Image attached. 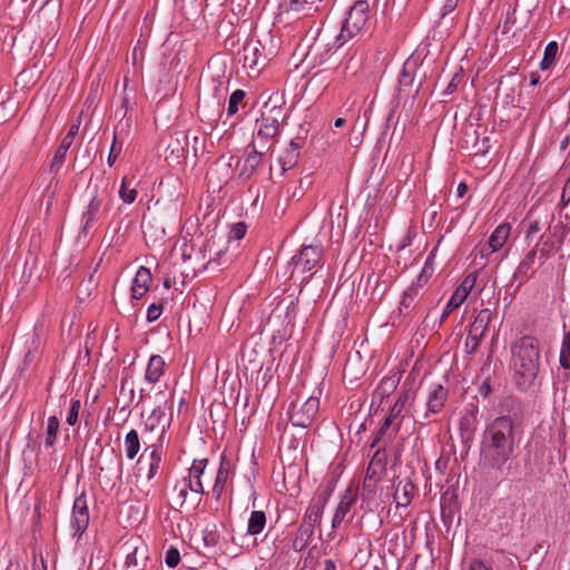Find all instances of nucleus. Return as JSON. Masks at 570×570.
<instances>
[{
  "instance_id": "obj_27",
  "label": "nucleus",
  "mask_w": 570,
  "mask_h": 570,
  "mask_svg": "<svg viewBox=\"0 0 570 570\" xmlns=\"http://www.w3.org/2000/svg\"><path fill=\"white\" fill-rule=\"evenodd\" d=\"M266 525V514L264 511H253L248 519L247 534L257 535Z\"/></svg>"
},
{
  "instance_id": "obj_1",
  "label": "nucleus",
  "mask_w": 570,
  "mask_h": 570,
  "mask_svg": "<svg viewBox=\"0 0 570 570\" xmlns=\"http://www.w3.org/2000/svg\"><path fill=\"white\" fill-rule=\"evenodd\" d=\"M515 424L510 415H501L489 423L481 441V458L487 466L501 470L515 450Z\"/></svg>"
},
{
  "instance_id": "obj_53",
  "label": "nucleus",
  "mask_w": 570,
  "mask_h": 570,
  "mask_svg": "<svg viewBox=\"0 0 570 570\" xmlns=\"http://www.w3.org/2000/svg\"><path fill=\"white\" fill-rule=\"evenodd\" d=\"M494 390V386L492 384V381L490 377H487L483 383L481 384L480 389H479V393L483 396V397H488Z\"/></svg>"
},
{
  "instance_id": "obj_40",
  "label": "nucleus",
  "mask_w": 570,
  "mask_h": 570,
  "mask_svg": "<svg viewBox=\"0 0 570 570\" xmlns=\"http://www.w3.org/2000/svg\"><path fill=\"white\" fill-rule=\"evenodd\" d=\"M119 197L126 204H132L137 198V190L127 187V178L124 177L119 189Z\"/></svg>"
},
{
  "instance_id": "obj_32",
  "label": "nucleus",
  "mask_w": 570,
  "mask_h": 570,
  "mask_svg": "<svg viewBox=\"0 0 570 570\" xmlns=\"http://www.w3.org/2000/svg\"><path fill=\"white\" fill-rule=\"evenodd\" d=\"M161 448L151 445V452H150V462H149V469L147 473V479L151 480L156 476V474L159 471L160 463H161Z\"/></svg>"
},
{
  "instance_id": "obj_2",
  "label": "nucleus",
  "mask_w": 570,
  "mask_h": 570,
  "mask_svg": "<svg viewBox=\"0 0 570 570\" xmlns=\"http://www.w3.org/2000/svg\"><path fill=\"white\" fill-rule=\"evenodd\" d=\"M513 380L521 391L529 390L540 371V343L531 335L522 336L511 346Z\"/></svg>"
},
{
  "instance_id": "obj_46",
  "label": "nucleus",
  "mask_w": 570,
  "mask_h": 570,
  "mask_svg": "<svg viewBox=\"0 0 570 570\" xmlns=\"http://www.w3.org/2000/svg\"><path fill=\"white\" fill-rule=\"evenodd\" d=\"M554 246H557V244L550 238L542 242L541 247H538L539 258L541 261H546L547 258H549Z\"/></svg>"
},
{
  "instance_id": "obj_22",
  "label": "nucleus",
  "mask_w": 570,
  "mask_h": 570,
  "mask_svg": "<svg viewBox=\"0 0 570 570\" xmlns=\"http://www.w3.org/2000/svg\"><path fill=\"white\" fill-rule=\"evenodd\" d=\"M165 366L166 363L160 355H151L145 372V380L150 384L159 382L165 372Z\"/></svg>"
},
{
  "instance_id": "obj_25",
  "label": "nucleus",
  "mask_w": 570,
  "mask_h": 570,
  "mask_svg": "<svg viewBox=\"0 0 570 570\" xmlns=\"http://www.w3.org/2000/svg\"><path fill=\"white\" fill-rule=\"evenodd\" d=\"M492 320V312L489 308L481 309L470 325L471 333L481 334L484 336L488 326Z\"/></svg>"
},
{
  "instance_id": "obj_44",
  "label": "nucleus",
  "mask_w": 570,
  "mask_h": 570,
  "mask_svg": "<svg viewBox=\"0 0 570 570\" xmlns=\"http://www.w3.org/2000/svg\"><path fill=\"white\" fill-rule=\"evenodd\" d=\"M121 141H118L117 131L114 135V140L110 147V151L107 158V163L109 166H112L116 161L117 157L120 155L121 151Z\"/></svg>"
},
{
  "instance_id": "obj_36",
  "label": "nucleus",
  "mask_w": 570,
  "mask_h": 570,
  "mask_svg": "<svg viewBox=\"0 0 570 570\" xmlns=\"http://www.w3.org/2000/svg\"><path fill=\"white\" fill-rule=\"evenodd\" d=\"M417 294H419V289H417V286H415V285H410L403 292V295H402V298L400 302V307H399L400 314H402L404 311L409 309L412 306Z\"/></svg>"
},
{
  "instance_id": "obj_20",
  "label": "nucleus",
  "mask_w": 570,
  "mask_h": 570,
  "mask_svg": "<svg viewBox=\"0 0 570 570\" xmlns=\"http://www.w3.org/2000/svg\"><path fill=\"white\" fill-rule=\"evenodd\" d=\"M262 156L263 151L257 150L253 144V150L249 151L245 157L238 177L243 180H248L250 177H253L262 164Z\"/></svg>"
},
{
  "instance_id": "obj_57",
  "label": "nucleus",
  "mask_w": 570,
  "mask_h": 570,
  "mask_svg": "<svg viewBox=\"0 0 570 570\" xmlns=\"http://www.w3.org/2000/svg\"><path fill=\"white\" fill-rule=\"evenodd\" d=\"M541 230V225H540V222L539 220H532L530 222V225H529V228H528V234H527V237H530L532 234H535Z\"/></svg>"
},
{
  "instance_id": "obj_6",
  "label": "nucleus",
  "mask_w": 570,
  "mask_h": 570,
  "mask_svg": "<svg viewBox=\"0 0 570 570\" xmlns=\"http://www.w3.org/2000/svg\"><path fill=\"white\" fill-rule=\"evenodd\" d=\"M322 254L323 252L320 246H303L299 253L292 258V277L298 274L303 276V282H308L313 276V268L316 267L322 259Z\"/></svg>"
},
{
  "instance_id": "obj_34",
  "label": "nucleus",
  "mask_w": 570,
  "mask_h": 570,
  "mask_svg": "<svg viewBox=\"0 0 570 570\" xmlns=\"http://www.w3.org/2000/svg\"><path fill=\"white\" fill-rule=\"evenodd\" d=\"M540 243H537V245L524 256V258L520 262L517 274L527 277L528 272L532 268L537 254H538V247Z\"/></svg>"
},
{
  "instance_id": "obj_18",
  "label": "nucleus",
  "mask_w": 570,
  "mask_h": 570,
  "mask_svg": "<svg viewBox=\"0 0 570 570\" xmlns=\"http://www.w3.org/2000/svg\"><path fill=\"white\" fill-rule=\"evenodd\" d=\"M448 395H449V392L443 385H441V384L435 385L429 394L428 403H426L428 410L424 414V417L428 419L430 416V414H436V413L441 412L445 405Z\"/></svg>"
},
{
  "instance_id": "obj_51",
  "label": "nucleus",
  "mask_w": 570,
  "mask_h": 570,
  "mask_svg": "<svg viewBox=\"0 0 570 570\" xmlns=\"http://www.w3.org/2000/svg\"><path fill=\"white\" fill-rule=\"evenodd\" d=\"M475 254L476 255H480L481 258H489L490 255H492L494 252H497L495 249L492 248V246H490V244L487 242V243H483V244H479L475 248Z\"/></svg>"
},
{
  "instance_id": "obj_21",
  "label": "nucleus",
  "mask_w": 570,
  "mask_h": 570,
  "mask_svg": "<svg viewBox=\"0 0 570 570\" xmlns=\"http://www.w3.org/2000/svg\"><path fill=\"white\" fill-rule=\"evenodd\" d=\"M150 282H151L150 271L145 266L139 267V269L137 271V273L135 275L134 282H132L131 297L134 299L142 298L149 288Z\"/></svg>"
},
{
  "instance_id": "obj_64",
  "label": "nucleus",
  "mask_w": 570,
  "mask_h": 570,
  "mask_svg": "<svg viewBox=\"0 0 570 570\" xmlns=\"http://www.w3.org/2000/svg\"><path fill=\"white\" fill-rule=\"evenodd\" d=\"M32 570H47V566L45 563V560L41 558L40 562H33V569Z\"/></svg>"
},
{
  "instance_id": "obj_5",
  "label": "nucleus",
  "mask_w": 570,
  "mask_h": 570,
  "mask_svg": "<svg viewBox=\"0 0 570 570\" xmlns=\"http://www.w3.org/2000/svg\"><path fill=\"white\" fill-rule=\"evenodd\" d=\"M409 401V393L406 391L402 392L394 405L391 407L389 415L384 420L382 426L379 429L371 446L374 448L380 441L384 440V444L392 441L393 438L399 432L403 417L401 416L402 411L404 410L406 403Z\"/></svg>"
},
{
  "instance_id": "obj_28",
  "label": "nucleus",
  "mask_w": 570,
  "mask_h": 570,
  "mask_svg": "<svg viewBox=\"0 0 570 570\" xmlns=\"http://www.w3.org/2000/svg\"><path fill=\"white\" fill-rule=\"evenodd\" d=\"M314 534V530L306 524L301 523L296 537L292 542L294 551H302L307 546L308 541Z\"/></svg>"
},
{
  "instance_id": "obj_63",
  "label": "nucleus",
  "mask_w": 570,
  "mask_h": 570,
  "mask_svg": "<svg viewBox=\"0 0 570 570\" xmlns=\"http://www.w3.org/2000/svg\"><path fill=\"white\" fill-rule=\"evenodd\" d=\"M324 570H336V564L333 560L326 559L324 561Z\"/></svg>"
},
{
  "instance_id": "obj_8",
  "label": "nucleus",
  "mask_w": 570,
  "mask_h": 570,
  "mask_svg": "<svg viewBox=\"0 0 570 570\" xmlns=\"http://www.w3.org/2000/svg\"><path fill=\"white\" fill-rule=\"evenodd\" d=\"M320 409V400L315 396H309L304 403L297 407L296 402H292L288 409L289 421L294 426L308 428Z\"/></svg>"
},
{
  "instance_id": "obj_45",
  "label": "nucleus",
  "mask_w": 570,
  "mask_h": 570,
  "mask_svg": "<svg viewBox=\"0 0 570 570\" xmlns=\"http://www.w3.org/2000/svg\"><path fill=\"white\" fill-rule=\"evenodd\" d=\"M80 401L79 400H72L70 403V409L67 415V423L69 425H75L78 421L79 416V410H80Z\"/></svg>"
},
{
  "instance_id": "obj_24",
  "label": "nucleus",
  "mask_w": 570,
  "mask_h": 570,
  "mask_svg": "<svg viewBox=\"0 0 570 570\" xmlns=\"http://www.w3.org/2000/svg\"><path fill=\"white\" fill-rule=\"evenodd\" d=\"M400 383V375L392 374L384 376L379 383L377 387L374 391L373 396L379 397L381 401L385 397L390 396Z\"/></svg>"
},
{
  "instance_id": "obj_61",
  "label": "nucleus",
  "mask_w": 570,
  "mask_h": 570,
  "mask_svg": "<svg viewBox=\"0 0 570 570\" xmlns=\"http://www.w3.org/2000/svg\"><path fill=\"white\" fill-rule=\"evenodd\" d=\"M466 191H468V185L465 183L461 181L456 188L458 196L463 197L466 194Z\"/></svg>"
},
{
  "instance_id": "obj_56",
  "label": "nucleus",
  "mask_w": 570,
  "mask_h": 570,
  "mask_svg": "<svg viewBox=\"0 0 570 570\" xmlns=\"http://www.w3.org/2000/svg\"><path fill=\"white\" fill-rule=\"evenodd\" d=\"M458 3L459 0H445L441 10L442 18L451 13L456 8Z\"/></svg>"
},
{
  "instance_id": "obj_11",
  "label": "nucleus",
  "mask_w": 570,
  "mask_h": 570,
  "mask_svg": "<svg viewBox=\"0 0 570 570\" xmlns=\"http://www.w3.org/2000/svg\"><path fill=\"white\" fill-rule=\"evenodd\" d=\"M89 508L86 494L82 492L73 501L72 515L70 525L75 535L79 537L87 530L89 525Z\"/></svg>"
},
{
  "instance_id": "obj_35",
  "label": "nucleus",
  "mask_w": 570,
  "mask_h": 570,
  "mask_svg": "<svg viewBox=\"0 0 570 570\" xmlns=\"http://www.w3.org/2000/svg\"><path fill=\"white\" fill-rule=\"evenodd\" d=\"M277 136L278 135H274L272 132L257 130L256 136L249 146L253 147L254 144L255 147L258 145L261 149L268 150L275 144Z\"/></svg>"
},
{
  "instance_id": "obj_60",
  "label": "nucleus",
  "mask_w": 570,
  "mask_h": 570,
  "mask_svg": "<svg viewBox=\"0 0 570 570\" xmlns=\"http://www.w3.org/2000/svg\"><path fill=\"white\" fill-rule=\"evenodd\" d=\"M224 490L225 487L214 483L212 489L213 497L218 501L222 498Z\"/></svg>"
},
{
  "instance_id": "obj_4",
  "label": "nucleus",
  "mask_w": 570,
  "mask_h": 570,
  "mask_svg": "<svg viewBox=\"0 0 570 570\" xmlns=\"http://www.w3.org/2000/svg\"><path fill=\"white\" fill-rule=\"evenodd\" d=\"M371 0H356L345 18L340 35L336 37L337 47L360 35L368 21ZM375 3V0H372Z\"/></svg>"
},
{
  "instance_id": "obj_10",
  "label": "nucleus",
  "mask_w": 570,
  "mask_h": 570,
  "mask_svg": "<svg viewBox=\"0 0 570 570\" xmlns=\"http://www.w3.org/2000/svg\"><path fill=\"white\" fill-rule=\"evenodd\" d=\"M478 275L475 273L468 274L462 283L455 288L452 296L450 297L441 320L444 321L455 308H458L461 304L464 303L472 288L476 283Z\"/></svg>"
},
{
  "instance_id": "obj_15",
  "label": "nucleus",
  "mask_w": 570,
  "mask_h": 570,
  "mask_svg": "<svg viewBox=\"0 0 570 570\" xmlns=\"http://www.w3.org/2000/svg\"><path fill=\"white\" fill-rule=\"evenodd\" d=\"M261 41H250L244 46L243 63L246 69L259 71L266 63V57L261 48Z\"/></svg>"
},
{
  "instance_id": "obj_41",
  "label": "nucleus",
  "mask_w": 570,
  "mask_h": 570,
  "mask_svg": "<svg viewBox=\"0 0 570 570\" xmlns=\"http://www.w3.org/2000/svg\"><path fill=\"white\" fill-rule=\"evenodd\" d=\"M297 299H291L284 308V322L286 325L294 326V321L297 315Z\"/></svg>"
},
{
  "instance_id": "obj_33",
  "label": "nucleus",
  "mask_w": 570,
  "mask_h": 570,
  "mask_svg": "<svg viewBox=\"0 0 570 570\" xmlns=\"http://www.w3.org/2000/svg\"><path fill=\"white\" fill-rule=\"evenodd\" d=\"M559 363L563 370H570V331L563 333Z\"/></svg>"
},
{
  "instance_id": "obj_23",
  "label": "nucleus",
  "mask_w": 570,
  "mask_h": 570,
  "mask_svg": "<svg viewBox=\"0 0 570 570\" xmlns=\"http://www.w3.org/2000/svg\"><path fill=\"white\" fill-rule=\"evenodd\" d=\"M386 465V454L385 450L377 449L374 455L372 456V460L367 466L365 476L371 479H381V473L385 470Z\"/></svg>"
},
{
  "instance_id": "obj_42",
  "label": "nucleus",
  "mask_w": 570,
  "mask_h": 570,
  "mask_svg": "<svg viewBox=\"0 0 570 570\" xmlns=\"http://www.w3.org/2000/svg\"><path fill=\"white\" fill-rule=\"evenodd\" d=\"M483 335L471 333L469 330L468 337L465 340V351L468 354H473L476 352Z\"/></svg>"
},
{
  "instance_id": "obj_16",
  "label": "nucleus",
  "mask_w": 570,
  "mask_h": 570,
  "mask_svg": "<svg viewBox=\"0 0 570 570\" xmlns=\"http://www.w3.org/2000/svg\"><path fill=\"white\" fill-rule=\"evenodd\" d=\"M357 499V492L352 488H347L344 492L336 511L332 519V528L337 529L341 523L344 521L346 515L350 513L352 507L355 504Z\"/></svg>"
},
{
  "instance_id": "obj_52",
  "label": "nucleus",
  "mask_w": 570,
  "mask_h": 570,
  "mask_svg": "<svg viewBox=\"0 0 570 570\" xmlns=\"http://www.w3.org/2000/svg\"><path fill=\"white\" fill-rule=\"evenodd\" d=\"M428 269L429 267L425 265L420 275L417 276L416 282L412 284L417 286V289L423 287L428 283V279L432 274V268H430V272Z\"/></svg>"
},
{
  "instance_id": "obj_59",
  "label": "nucleus",
  "mask_w": 570,
  "mask_h": 570,
  "mask_svg": "<svg viewBox=\"0 0 570 570\" xmlns=\"http://www.w3.org/2000/svg\"><path fill=\"white\" fill-rule=\"evenodd\" d=\"M164 415H165L164 410L160 406H158L157 409H155L151 412V415H150L149 420H154L156 422H159Z\"/></svg>"
},
{
  "instance_id": "obj_62",
  "label": "nucleus",
  "mask_w": 570,
  "mask_h": 570,
  "mask_svg": "<svg viewBox=\"0 0 570 570\" xmlns=\"http://www.w3.org/2000/svg\"><path fill=\"white\" fill-rule=\"evenodd\" d=\"M301 145L297 144L295 140H292L289 142V146L286 148V150H291V153H295L299 155Z\"/></svg>"
},
{
  "instance_id": "obj_9",
  "label": "nucleus",
  "mask_w": 570,
  "mask_h": 570,
  "mask_svg": "<svg viewBox=\"0 0 570 570\" xmlns=\"http://www.w3.org/2000/svg\"><path fill=\"white\" fill-rule=\"evenodd\" d=\"M88 188L90 189V199L81 215L83 234H88L92 226L99 220L105 202V191H100L97 185H89Z\"/></svg>"
},
{
  "instance_id": "obj_38",
  "label": "nucleus",
  "mask_w": 570,
  "mask_h": 570,
  "mask_svg": "<svg viewBox=\"0 0 570 570\" xmlns=\"http://www.w3.org/2000/svg\"><path fill=\"white\" fill-rule=\"evenodd\" d=\"M568 234V226L562 222L557 223L551 232V240L557 244V247H561L566 240Z\"/></svg>"
},
{
  "instance_id": "obj_17",
  "label": "nucleus",
  "mask_w": 570,
  "mask_h": 570,
  "mask_svg": "<svg viewBox=\"0 0 570 570\" xmlns=\"http://www.w3.org/2000/svg\"><path fill=\"white\" fill-rule=\"evenodd\" d=\"M79 127H80V121L72 124L69 127L68 132L62 138L59 147L57 148V150L55 153V156H53V159L51 163V169L59 168L63 164V161L66 159V154H67L68 149L70 148V146L72 145L75 137L77 136V134L79 131Z\"/></svg>"
},
{
  "instance_id": "obj_30",
  "label": "nucleus",
  "mask_w": 570,
  "mask_h": 570,
  "mask_svg": "<svg viewBox=\"0 0 570 570\" xmlns=\"http://www.w3.org/2000/svg\"><path fill=\"white\" fill-rule=\"evenodd\" d=\"M59 425H60L59 419L56 415H51L48 417L47 426H46V440H45L46 448L53 446V444L57 440Z\"/></svg>"
},
{
  "instance_id": "obj_39",
  "label": "nucleus",
  "mask_w": 570,
  "mask_h": 570,
  "mask_svg": "<svg viewBox=\"0 0 570 570\" xmlns=\"http://www.w3.org/2000/svg\"><path fill=\"white\" fill-rule=\"evenodd\" d=\"M246 94L242 89H236L229 97L227 114L229 116L235 115L238 111V105L243 101Z\"/></svg>"
},
{
  "instance_id": "obj_29",
  "label": "nucleus",
  "mask_w": 570,
  "mask_h": 570,
  "mask_svg": "<svg viewBox=\"0 0 570 570\" xmlns=\"http://www.w3.org/2000/svg\"><path fill=\"white\" fill-rule=\"evenodd\" d=\"M124 445L127 459H135L140 449L139 435L136 430H130L126 434Z\"/></svg>"
},
{
  "instance_id": "obj_43",
  "label": "nucleus",
  "mask_w": 570,
  "mask_h": 570,
  "mask_svg": "<svg viewBox=\"0 0 570 570\" xmlns=\"http://www.w3.org/2000/svg\"><path fill=\"white\" fill-rule=\"evenodd\" d=\"M228 476H229V463L223 459L219 464V468L217 470L215 484L225 487L227 483Z\"/></svg>"
},
{
  "instance_id": "obj_3",
  "label": "nucleus",
  "mask_w": 570,
  "mask_h": 570,
  "mask_svg": "<svg viewBox=\"0 0 570 570\" xmlns=\"http://www.w3.org/2000/svg\"><path fill=\"white\" fill-rule=\"evenodd\" d=\"M207 459L194 460L188 469V474L177 480L173 489V502L176 507L181 508L190 493L193 502L199 504L200 495L205 492L202 482V475L205 472Z\"/></svg>"
},
{
  "instance_id": "obj_14",
  "label": "nucleus",
  "mask_w": 570,
  "mask_h": 570,
  "mask_svg": "<svg viewBox=\"0 0 570 570\" xmlns=\"http://www.w3.org/2000/svg\"><path fill=\"white\" fill-rule=\"evenodd\" d=\"M188 134L176 131L166 147V159L180 164L187 156Z\"/></svg>"
},
{
  "instance_id": "obj_58",
  "label": "nucleus",
  "mask_w": 570,
  "mask_h": 570,
  "mask_svg": "<svg viewBox=\"0 0 570 570\" xmlns=\"http://www.w3.org/2000/svg\"><path fill=\"white\" fill-rule=\"evenodd\" d=\"M469 570H491V568L487 567L484 564V562L480 561V560H473L471 563H470V568Z\"/></svg>"
},
{
  "instance_id": "obj_48",
  "label": "nucleus",
  "mask_w": 570,
  "mask_h": 570,
  "mask_svg": "<svg viewBox=\"0 0 570 570\" xmlns=\"http://www.w3.org/2000/svg\"><path fill=\"white\" fill-rule=\"evenodd\" d=\"M246 224L244 222H239L237 224H234L232 226V229H230V233H229V238L232 239H235V240H239L242 239L245 234H246Z\"/></svg>"
},
{
  "instance_id": "obj_37",
  "label": "nucleus",
  "mask_w": 570,
  "mask_h": 570,
  "mask_svg": "<svg viewBox=\"0 0 570 570\" xmlns=\"http://www.w3.org/2000/svg\"><path fill=\"white\" fill-rule=\"evenodd\" d=\"M415 67V62L413 61H405L402 68V71L399 77V83L402 87H409L413 83L414 77H413V70Z\"/></svg>"
},
{
  "instance_id": "obj_55",
  "label": "nucleus",
  "mask_w": 570,
  "mask_h": 570,
  "mask_svg": "<svg viewBox=\"0 0 570 570\" xmlns=\"http://www.w3.org/2000/svg\"><path fill=\"white\" fill-rule=\"evenodd\" d=\"M561 206L567 207L570 204V181L566 180L562 194H561Z\"/></svg>"
},
{
  "instance_id": "obj_26",
  "label": "nucleus",
  "mask_w": 570,
  "mask_h": 570,
  "mask_svg": "<svg viewBox=\"0 0 570 570\" xmlns=\"http://www.w3.org/2000/svg\"><path fill=\"white\" fill-rule=\"evenodd\" d=\"M511 227L509 224L499 225L489 237L488 243L497 252L503 247L510 235Z\"/></svg>"
},
{
  "instance_id": "obj_13",
  "label": "nucleus",
  "mask_w": 570,
  "mask_h": 570,
  "mask_svg": "<svg viewBox=\"0 0 570 570\" xmlns=\"http://www.w3.org/2000/svg\"><path fill=\"white\" fill-rule=\"evenodd\" d=\"M284 118V110L281 106L268 107L266 104L262 111L261 118L257 119L259 131L279 134L281 119Z\"/></svg>"
},
{
  "instance_id": "obj_12",
  "label": "nucleus",
  "mask_w": 570,
  "mask_h": 570,
  "mask_svg": "<svg viewBox=\"0 0 570 570\" xmlns=\"http://www.w3.org/2000/svg\"><path fill=\"white\" fill-rule=\"evenodd\" d=\"M381 479L365 476L361 491V509L365 513L374 512L381 505L379 498V483Z\"/></svg>"
},
{
  "instance_id": "obj_54",
  "label": "nucleus",
  "mask_w": 570,
  "mask_h": 570,
  "mask_svg": "<svg viewBox=\"0 0 570 570\" xmlns=\"http://www.w3.org/2000/svg\"><path fill=\"white\" fill-rule=\"evenodd\" d=\"M514 12L515 9H512V11L507 12V17L502 23V33H508L511 29V26L515 22Z\"/></svg>"
},
{
  "instance_id": "obj_47",
  "label": "nucleus",
  "mask_w": 570,
  "mask_h": 570,
  "mask_svg": "<svg viewBox=\"0 0 570 570\" xmlns=\"http://www.w3.org/2000/svg\"><path fill=\"white\" fill-rule=\"evenodd\" d=\"M180 561L179 551L176 548H169L165 554V562L169 568H175Z\"/></svg>"
},
{
  "instance_id": "obj_31",
  "label": "nucleus",
  "mask_w": 570,
  "mask_h": 570,
  "mask_svg": "<svg viewBox=\"0 0 570 570\" xmlns=\"http://www.w3.org/2000/svg\"><path fill=\"white\" fill-rule=\"evenodd\" d=\"M559 46L557 41H550L544 49L543 58L540 63L542 70L549 69L556 61Z\"/></svg>"
},
{
  "instance_id": "obj_19",
  "label": "nucleus",
  "mask_w": 570,
  "mask_h": 570,
  "mask_svg": "<svg viewBox=\"0 0 570 570\" xmlns=\"http://www.w3.org/2000/svg\"><path fill=\"white\" fill-rule=\"evenodd\" d=\"M415 485L409 479L399 480L395 485L394 502L396 507L406 508L414 498Z\"/></svg>"
},
{
  "instance_id": "obj_49",
  "label": "nucleus",
  "mask_w": 570,
  "mask_h": 570,
  "mask_svg": "<svg viewBox=\"0 0 570 570\" xmlns=\"http://www.w3.org/2000/svg\"><path fill=\"white\" fill-rule=\"evenodd\" d=\"M298 154L291 153V150H285V157L281 159V166L284 171L291 169L298 158Z\"/></svg>"
},
{
  "instance_id": "obj_7",
  "label": "nucleus",
  "mask_w": 570,
  "mask_h": 570,
  "mask_svg": "<svg viewBox=\"0 0 570 570\" xmlns=\"http://www.w3.org/2000/svg\"><path fill=\"white\" fill-rule=\"evenodd\" d=\"M334 485L332 483L321 487L313 497L301 523L315 529L321 523L324 509L333 493Z\"/></svg>"
},
{
  "instance_id": "obj_50",
  "label": "nucleus",
  "mask_w": 570,
  "mask_h": 570,
  "mask_svg": "<svg viewBox=\"0 0 570 570\" xmlns=\"http://www.w3.org/2000/svg\"><path fill=\"white\" fill-rule=\"evenodd\" d=\"M161 312H163V304L153 303L147 309V315H146L147 322H149V323L156 322L160 317Z\"/></svg>"
}]
</instances>
